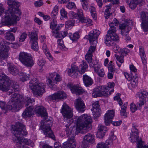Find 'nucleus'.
<instances>
[{
  "label": "nucleus",
  "mask_w": 148,
  "mask_h": 148,
  "mask_svg": "<svg viewBox=\"0 0 148 148\" xmlns=\"http://www.w3.org/2000/svg\"><path fill=\"white\" fill-rule=\"evenodd\" d=\"M61 112L66 123V134L69 137L73 138L78 133H86L91 129L92 119L90 116L84 114L80 116L77 120L75 127L72 125L73 120L71 119L73 116L71 110L65 103L63 104Z\"/></svg>",
  "instance_id": "f257e3e1"
},
{
  "label": "nucleus",
  "mask_w": 148,
  "mask_h": 148,
  "mask_svg": "<svg viewBox=\"0 0 148 148\" xmlns=\"http://www.w3.org/2000/svg\"><path fill=\"white\" fill-rule=\"evenodd\" d=\"M11 85L9 94L13 93V95L8 103V107L9 110L12 112H16L20 110L22 107L23 97L21 95L15 93L18 91L19 86L14 81L10 80L9 77L5 75H0V89L3 91H8Z\"/></svg>",
  "instance_id": "f03ea898"
},
{
  "label": "nucleus",
  "mask_w": 148,
  "mask_h": 148,
  "mask_svg": "<svg viewBox=\"0 0 148 148\" xmlns=\"http://www.w3.org/2000/svg\"><path fill=\"white\" fill-rule=\"evenodd\" d=\"M12 127L11 131L13 134L16 136L18 143L20 144L24 143L27 145H32L33 143L31 140L21 138V137L27 135V133L24 125L21 123L18 122L15 125H12Z\"/></svg>",
  "instance_id": "7ed1b4c3"
},
{
  "label": "nucleus",
  "mask_w": 148,
  "mask_h": 148,
  "mask_svg": "<svg viewBox=\"0 0 148 148\" xmlns=\"http://www.w3.org/2000/svg\"><path fill=\"white\" fill-rule=\"evenodd\" d=\"M10 10H7L5 12V15L2 18L1 20L2 23L7 25L16 24L17 21L19 20V16L21 13V12L13 13L11 12Z\"/></svg>",
  "instance_id": "20e7f679"
},
{
  "label": "nucleus",
  "mask_w": 148,
  "mask_h": 148,
  "mask_svg": "<svg viewBox=\"0 0 148 148\" xmlns=\"http://www.w3.org/2000/svg\"><path fill=\"white\" fill-rule=\"evenodd\" d=\"M29 85L32 92L36 97L42 95L45 92L44 85L43 83H40L36 78H34L32 79Z\"/></svg>",
  "instance_id": "39448f33"
},
{
  "label": "nucleus",
  "mask_w": 148,
  "mask_h": 148,
  "mask_svg": "<svg viewBox=\"0 0 148 148\" xmlns=\"http://www.w3.org/2000/svg\"><path fill=\"white\" fill-rule=\"evenodd\" d=\"M138 130L135 126L132 127L130 133L131 141L132 143L137 142L138 148H148V146L144 145V142L139 138Z\"/></svg>",
  "instance_id": "423d86ee"
},
{
  "label": "nucleus",
  "mask_w": 148,
  "mask_h": 148,
  "mask_svg": "<svg viewBox=\"0 0 148 148\" xmlns=\"http://www.w3.org/2000/svg\"><path fill=\"white\" fill-rule=\"evenodd\" d=\"M52 125L51 121L47 120L46 118L45 120L41 121L40 124V127L43 129L45 135L47 137L53 138L54 135L51 128Z\"/></svg>",
  "instance_id": "0eeeda50"
},
{
  "label": "nucleus",
  "mask_w": 148,
  "mask_h": 148,
  "mask_svg": "<svg viewBox=\"0 0 148 148\" xmlns=\"http://www.w3.org/2000/svg\"><path fill=\"white\" fill-rule=\"evenodd\" d=\"M132 25V21H129L125 22L119 26V28L121 30V33L123 36L125 37V39L127 42L131 40V37L129 36H127V35Z\"/></svg>",
  "instance_id": "6e6552de"
},
{
  "label": "nucleus",
  "mask_w": 148,
  "mask_h": 148,
  "mask_svg": "<svg viewBox=\"0 0 148 148\" xmlns=\"http://www.w3.org/2000/svg\"><path fill=\"white\" fill-rule=\"evenodd\" d=\"M19 59L21 63L27 67H31L34 64V60L32 57L27 53L24 52L21 53Z\"/></svg>",
  "instance_id": "1a4fd4ad"
},
{
  "label": "nucleus",
  "mask_w": 148,
  "mask_h": 148,
  "mask_svg": "<svg viewBox=\"0 0 148 148\" xmlns=\"http://www.w3.org/2000/svg\"><path fill=\"white\" fill-rule=\"evenodd\" d=\"M137 95L139 97V101L138 102L137 104L139 107L143 105L144 103L147 106L145 107V108L147 109L148 111V92L145 91H143L138 92Z\"/></svg>",
  "instance_id": "9d476101"
},
{
  "label": "nucleus",
  "mask_w": 148,
  "mask_h": 148,
  "mask_svg": "<svg viewBox=\"0 0 148 148\" xmlns=\"http://www.w3.org/2000/svg\"><path fill=\"white\" fill-rule=\"evenodd\" d=\"M69 15L72 18H76L78 19L79 21L81 23H86L89 24L92 22V20L89 18L85 17L82 12L76 14L73 12L71 11L69 13Z\"/></svg>",
  "instance_id": "9b49d317"
},
{
  "label": "nucleus",
  "mask_w": 148,
  "mask_h": 148,
  "mask_svg": "<svg viewBox=\"0 0 148 148\" xmlns=\"http://www.w3.org/2000/svg\"><path fill=\"white\" fill-rule=\"evenodd\" d=\"M9 47L5 42H1L0 43V60H4L8 57V51Z\"/></svg>",
  "instance_id": "f8f14e48"
},
{
  "label": "nucleus",
  "mask_w": 148,
  "mask_h": 148,
  "mask_svg": "<svg viewBox=\"0 0 148 148\" xmlns=\"http://www.w3.org/2000/svg\"><path fill=\"white\" fill-rule=\"evenodd\" d=\"M7 3L8 5V10H10L11 12L13 13L21 12L18 8L20 5L19 2L13 0H8Z\"/></svg>",
  "instance_id": "ddd939ff"
},
{
  "label": "nucleus",
  "mask_w": 148,
  "mask_h": 148,
  "mask_svg": "<svg viewBox=\"0 0 148 148\" xmlns=\"http://www.w3.org/2000/svg\"><path fill=\"white\" fill-rule=\"evenodd\" d=\"M95 136L90 133H88L84 136L82 144L83 148H87L89 147V143L94 141Z\"/></svg>",
  "instance_id": "4468645a"
},
{
  "label": "nucleus",
  "mask_w": 148,
  "mask_h": 148,
  "mask_svg": "<svg viewBox=\"0 0 148 148\" xmlns=\"http://www.w3.org/2000/svg\"><path fill=\"white\" fill-rule=\"evenodd\" d=\"M30 42L31 43L32 48L35 51L38 50V46L37 40L38 38L36 32H32L30 34Z\"/></svg>",
  "instance_id": "2eb2a0df"
},
{
  "label": "nucleus",
  "mask_w": 148,
  "mask_h": 148,
  "mask_svg": "<svg viewBox=\"0 0 148 148\" xmlns=\"http://www.w3.org/2000/svg\"><path fill=\"white\" fill-rule=\"evenodd\" d=\"M100 33V32L99 30L94 29L92 32H91L88 35V39L92 45H96L97 43V39L98 38Z\"/></svg>",
  "instance_id": "dca6fc26"
},
{
  "label": "nucleus",
  "mask_w": 148,
  "mask_h": 148,
  "mask_svg": "<svg viewBox=\"0 0 148 148\" xmlns=\"http://www.w3.org/2000/svg\"><path fill=\"white\" fill-rule=\"evenodd\" d=\"M61 28V27L60 26L57 25L54 27V29H52L53 35L55 37L63 38L67 35V32L66 31H62L60 34V33Z\"/></svg>",
  "instance_id": "f3484780"
},
{
  "label": "nucleus",
  "mask_w": 148,
  "mask_h": 148,
  "mask_svg": "<svg viewBox=\"0 0 148 148\" xmlns=\"http://www.w3.org/2000/svg\"><path fill=\"white\" fill-rule=\"evenodd\" d=\"M98 101L93 102L92 103V108L91 110L93 112V116L94 119L97 120V117H99L101 113V110Z\"/></svg>",
  "instance_id": "a211bd4d"
},
{
  "label": "nucleus",
  "mask_w": 148,
  "mask_h": 148,
  "mask_svg": "<svg viewBox=\"0 0 148 148\" xmlns=\"http://www.w3.org/2000/svg\"><path fill=\"white\" fill-rule=\"evenodd\" d=\"M68 87L70 89L72 92L77 95L81 94L84 92V90L81 87L74 85L70 83H68L67 85Z\"/></svg>",
  "instance_id": "6ab92c4d"
},
{
  "label": "nucleus",
  "mask_w": 148,
  "mask_h": 148,
  "mask_svg": "<svg viewBox=\"0 0 148 148\" xmlns=\"http://www.w3.org/2000/svg\"><path fill=\"white\" fill-rule=\"evenodd\" d=\"M114 112L112 110H108L105 114L104 122L106 125H108L111 123L114 116Z\"/></svg>",
  "instance_id": "aec40b11"
},
{
  "label": "nucleus",
  "mask_w": 148,
  "mask_h": 148,
  "mask_svg": "<svg viewBox=\"0 0 148 148\" xmlns=\"http://www.w3.org/2000/svg\"><path fill=\"white\" fill-rule=\"evenodd\" d=\"M112 26V24H110V28L108 32V34L111 36V38L113 42L118 40L119 39V37L116 33V28H115L114 27L113 28L111 27Z\"/></svg>",
  "instance_id": "412c9836"
},
{
  "label": "nucleus",
  "mask_w": 148,
  "mask_h": 148,
  "mask_svg": "<svg viewBox=\"0 0 148 148\" xmlns=\"http://www.w3.org/2000/svg\"><path fill=\"white\" fill-rule=\"evenodd\" d=\"M75 107L79 112H82L85 110V105L81 98H79L76 99Z\"/></svg>",
  "instance_id": "4be33fe9"
},
{
  "label": "nucleus",
  "mask_w": 148,
  "mask_h": 148,
  "mask_svg": "<svg viewBox=\"0 0 148 148\" xmlns=\"http://www.w3.org/2000/svg\"><path fill=\"white\" fill-rule=\"evenodd\" d=\"M66 97V95L64 92L60 91H58L57 93L50 96L49 98L51 100H56L57 99H64Z\"/></svg>",
  "instance_id": "5701e85b"
},
{
  "label": "nucleus",
  "mask_w": 148,
  "mask_h": 148,
  "mask_svg": "<svg viewBox=\"0 0 148 148\" xmlns=\"http://www.w3.org/2000/svg\"><path fill=\"white\" fill-rule=\"evenodd\" d=\"M93 45V46H91L90 47L85 57V59L88 63L90 64H91L92 62V53L94 52L95 49V45H96L94 44Z\"/></svg>",
  "instance_id": "b1692460"
},
{
  "label": "nucleus",
  "mask_w": 148,
  "mask_h": 148,
  "mask_svg": "<svg viewBox=\"0 0 148 148\" xmlns=\"http://www.w3.org/2000/svg\"><path fill=\"white\" fill-rule=\"evenodd\" d=\"M76 146L75 143L73 138H69L62 145V148H75Z\"/></svg>",
  "instance_id": "393cba45"
},
{
  "label": "nucleus",
  "mask_w": 148,
  "mask_h": 148,
  "mask_svg": "<svg viewBox=\"0 0 148 148\" xmlns=\"http://www.w3.org/2000/svg\"><path fill=\"white\" fill-rule=\"evenodd\" d=\"M35 111L37 114H39L41 117H45V118L47 117V113L45 109L42 106H36L35 109Z\"/></svg>",
  "instance_id": "a878e982"
},
{
  "label": "nucleus",
  "mask_w": 148,
  "mask_h": 148,
  "mask_svg": "<svg viewBox=\"0 0 148 148\" xmlns=\"http://www.w3.org/2000/svg\"><path fill=\"white\" fill-rule=\"evenodd\" d=\"M98 128L97 137L99 138H102L105 134V131L107 130L106 127L105 126L100 124L99 125Z\"/></svg>",
  "instance_id": "bb28decb"
},
{
  "label": "nucleus",
  "mask_w": 148,
  "mask_h": 148,
  "mask_svg": "<svg viewBox=\"0 0 148 148\" xmlns=\"http://www.w3.org/2000/svg\"><path fill=\"white\" fill-rule=\"evenodd\" d=\"M33 110L32 107H29L23 112L22 116L25 118L31 117L33 114Z\"/></svg>",
  "instance_id": "cd10ccee"
},
{
  "label": "nucleus",
  "mask_w": 148,
  "mask_h": 148,
  "mask_svg": "<svg viewBox=\"0 0 148 148\" xmlns=\"http://www.w3.org/2000/svg\"><path fill=\"white\" fill-rule=\"evenodd\" d=\"M144 0H132L129 4L130 7L132 10H134L138 4L140 6L143 4Z\"/></svg>",
  "instance_id": "c85d7f7f"
},
{
  "label": "nucleus",
  "mask_w": 148,
  "mask_h": 148,
  "mask_svg": "<svg viewBox=\"0 0 148 148\" xmlns=\"http://www.w3.org/2000/svg\"><path fill=\"white\" fill-rule=\"evenodd\" d=\"M83 79L84 83L86 87L91 86L93 83V81L92 79L87 75H83Z\"/></svg>",
  "instance_id": "c756f323"
},
{
  "label": "nucleus",
  "mask_w": 148,
  "mask_h": 148,
  "mask_svg": "<svg viewBox=\"0 0 148 148\" xmlns=\"http://www.w3.org/2000/svg\"><path fill=\"white\" fill-rule=\"evenodd\" d=\"M105 7L106 9L104 12V15L105 18L107 19L112 14V13H110V10H111V5L109 4L108 5H106Z\"/></svg>",
  "instance_id": "7c9ffc66"
},
{
  "label": "nucleus",
  "mask_w": 148,
  "mask_h": 148,
  "mask_svg": "<svg viewBox=\"0 0 148 148\" xmlns=\"http://www.w3.org/2000/svg\"><path fill=\"white\" fill-rule=\"evenodd\" d=\"M131 74L132 75L133 78L131 80V82L130 84L132 87L134 88L137 86L138 78L136 75H133L132 73Z\"/></svg>",
  "instance_id": "2f4dec72"
},
{
  "label": "nucleus",
  "mask_w": 148,
  "mask_h": 148,
  "mask_svg": "<svg viewBox=\"0 0 148 148\" xmlns=\"http://www.w3.org/2000/svg\"><path fill=\"white\" fill-rule=\"evenodd\" d=\"M92 96L95 98L97 97H98L102 96V93L101 91L98 88H95L93 90V92L92 94Z\"/></svg>",
  "instance_id": "473e14b6"
},
{
  "label": "nucleus",
  "mask_w": 148,
  "mask_h": 148,
  "mask_svg": "<svg viewBox=\"0 0 148 148\" xmlns=\"http://www.w3.org/2000/svg\"><path fill=\"white\" fill-rule=\"evenodd\" d=\"M47 83L48 85L52 89L55 90L56 88V86L55 85V84H56L57 83L55 82V81L54 79H47Z\"/></svg>",
  "instance_id": "72a5a7b5"
},
{
  "label": "nucleus",
  "mask_w": 148,
  "mask_h": 148,
  "mask_svg": "<svg viewBox=\"0 0 148 148\" xmlns=\"http://www.w3.org/2000/svg\"><path fill=\"white\" fill-rule=\"evenodd\" d=\"M101 93H102V96H104L105 97H108L110 94V92H108L109 89L107 88L106 86H103L102 87Z\"/></svg>",
  "instance_id": "f704fd0d"
},
{
  "label": "nucleus",
  "mask_w": 148,
  "mask_h": 148,
  "mask_svg": "<svg viewBox=\"0 0 148 148\" xmlns=\"http://www.w3.org/2000/svg\"><path fill=\"white\" fill-rule=\"evenodd\" d=\"M23 102H24L26 106H29V107H31L32 105L33 104V103L34 101V99H31L29 97H27L25 98V101H23Z\"/></svg>",
  "instance_id": "c9c22d12"
},
{
  "label": "nucleus",
  "mask_w": 148,
  "mask_h": 148,
  "mask_svg": "<svg viewBox=\"0 0 148 148\" xmlns=\"http://www.w3.org/2000/svg\"><path fill=\"white\" fill-rule=\"evenodd\" d=\"M8 69L10 73L14 75H16L18 74V70L13 66L10 65Z\"/></svg>",
  "instance_id": "e433bc0d"
},
{
  "label": "nucleus",
  "mask_w": 148,
  "mask_h": 148,
  "mask_svg": "<svg viewBox=\"0 0 148 148\" xmlns=\"http://www.w3.org/2000/svg\"><path fill=\"white\" fill-rule=\"evenodd\" d=\"M115 57L117 60L121 63V64H118V62H116V64L119 67H120L121 66V64L123 63L124 62V56H120L117 54H115Z\"/></svg>",
  "instance_id": "4c0bfd02"
},
{
  "label": "nucleus",
  "mask_w": 148,
  "mask_h": 148,
  "mask_svg": "<svg viewBox=\"0 0 148 148\" xmlns=\"http://www.w3.org/2000/svg\"><path fill=\"white\" fill-rule=\"evenodd\" d=\"M0 108L4 113L6 112L7 110H9L8 106L6 105L5 102L0 101Z\"/></svg>",
  "instance_id": "58836bf2"
},
{
  "label": "nucleus",
  "mask_w": 148,
  "mask_h": 148,
  "mask_svg": "<svg viewBox=\"0 0 148 148\" xmlns=\"http://www.w3.org/2000/svg\"><path fill=\"white\" fill-rule=\"evenodd\" d=\"M20 78L21 81L24 82L29 79V75L23 73H21L20 75Z\"/></svg>",
  "instance_id": "ea45409f"
},
{
  "label": "nucleus",
  "mask_w": 148,
  "mask_h": 148,
  "mask_svg": "<svg viewBox=\"0 0 148 148\" xmlns=\"http://www.w3.org/2000/svg\"><path fill=\"white\" fill-rule=\"evenodd\" d=\"M141 27L145 32L148 31V20L142 21Z\"/></svg>",
  "instance_id": "a19ab883"
},
{
  "label": "nucleus",
  "mask_w": 148,
  "mask_h": 148,
  "mask_svg": "<svg viewBox=\"0 0 148 148\" xmlns=\"http://www.w3.org/2000/svg\"><path fill=\"white\" fill-rule=\"evenodd\" d=\"M79 71V69L77 67L72 66L68 71L69 74L70 75H72V74H75Z\"/></svg>",
  "instance_id": "79ce46f5"
},
{
  "label": "nucleus",
  "mask_w": 148,
  "mask_h": 148,
  "mask_svg": "<svg viewBox=\"0 0 148 148\" xmlns=\"http://www.w3.org/2000/svg\"><path fill=\"white\" fill-rule=\"evenodd\" d=\"M80 67L81 69L79 72L81 73H83L85 72L86 69L88 68V66L86 62H83L82 64L80 65Z\"/></svg>",
  "instance_id": "37998d69"
},
{
  "label": "nucleus",
  "mask_w": 148,
  "mask_h": 148,
  "mask_svg": "<svg viewBox=\"0 0 148 148\" xmlns=\"http://www.w3.org/2000/svg\"><path fill=\"white\" fill-rule=\"evenodd\" d=\"M105 42L106 44L107 45H111L113 44V42L111 38V36H108V35H107L106 36Z\"/></svg>",
  "instance_id": "c03bdc74"
},
{
  "label": "nucleus",
  "mask_w": 148,
  "mask_h": 148,
  "mask_svg": "<svg viewBox=\"0 0 148 148\" xmlns=\"http://www.w3.org/2000/svg\"><path fill=\"white\" fill-rule=\"evenodd\" d=\"M91 15L93 18L95 20L96 18V10L95 8L93 6H91L90 8Z\"/></svg>",
  "instance_id": "a18cd8bd"
},
{
  "label": "nucleus",
  "mask_w": 148,
  "mask_h": 148,
  "mask_svg": "<svg viewBox=\"0 0 148 148\" xmlns=\"http://www.w3.org/2000/svg\"><path fill=\"white\" fill-rule=\"evenodd\" d=\"M5 38L6 39L10 40H14V35L8 32L7 35L5 36Z\"/></svg>",
  "instance_id": "49530a36"
},
{
  "label": "nucleus",
  "mask_w": 148,
  "mask_h": 148,
  "mask_svg": "<svg viewBox=\"0 0 148 148\" xmlns=\"http://www.w3.org/2000/svg\"><path fill=\"white\" fill-rule=\"evenodd\" d=\"M120 94L118 93L116 94V96L114 97V99L115 100L118 101V103L120 106H121L123 104V102L121 99L120 98Z\"/></svg>",
  "instance_id": "de8ad7c7"
},
{
  "label": "nucleus",
  "mask_w": 148,
  "mask_h": 148,
  "mask_svg": "<svg viewBox=\"0 0 148 148\" xmlns=\"http://www.w3.org/2000/svg\"><path fill=\"white\" fill-rule=\"evenodd\" d=\"M71 40L73 41L76 40L79 38V35L78 33H75L73 35L69 36Z\"/></svg>",
  "instance_id": "09e8293b"
},
{
  "label": "nucleus",
  "mask_w": 148,
  "mask_h": 148,
  "mask_svg": "<svg viewBox=\"0 0 148 148\" xmlns=\"http://www.w3.org/2000/svg\"><path fill=\"white\" fill-rule=\"evenodd\" d=\"M97 148H108V147L107 144L101 142L97 144Z\"/></svg>",
  "instance_id": "8fccbe9b"
},
{
  "label": "nucleus",
  "mask_w": 148,
  "mask_h": 148,
  "mask_svg": "<svg viewBox=\"0 0 148 148\" xmlns=\"http://www.w3.org/2000/svg\"><path fill=\"white\" fill-rule=\"evenodd\" d=\"M119 23V21H118L115 18L114 20L112 22H111L110 24H109V26L110 27V24H112L113 26H112L111 27H114V28H116V26L117 27V25Z\"/></svg>",
  "instance_id": "3c124183"
},
{
  "label": "nucleus",
  "mask_w": 148,
  "mask_h": 148,
  "mask_svg": "<svg viewBox=\"0 0 148 148\" xmlns=\"http://www.w3.org/2000/svg\"><path fill=\"white\" fill-rule=\"evenodd\" d=\"M27 34L25 33H23L21 36L19 38V41L20 42L24 41L27 36Z\"/></svg>",
  "instance_id": "603ef678"
},
{
  "label": "nucleus",
  "mask_w": 148,
  "mask_h": 148,
  "mask_svg": "<svg viewBox=\"0 0 148 148\" xmlns=\"http://www.w3.org/2000/svg\"><path fill=\"white\" fill-rule=\"evenodd\" d=\"M66 7L69 9H71L73 8H75L76 7L75 3L72 2H69L67 5Z\"/></svg>",
  "instance_id": "864d4df0"
},
{
  "label": "nucleus",
  "mask_w": 148,
  "mask_h": 148,
  "mask_svg": "<svg viewBox=\"0 0 148 148\" xmlns=\"http://www.w3.org/2000/svg\"><path fill=\"white\" fill-rule=\"evenodd\" d=\"M130 109L132 112H134L137 110L136 106L133 103H132L130 105Z\"/></svg>",
  "instance_id": "5fc2aeb1"
},
{
  "label": "nucleus",
  "mask_w": 148,
  "mask_h": 148,
  "mask_svg": "<svg viewBox=\"0 0 148 148\" xmlns=\"http://www.w3.org/2000/svg\"><path fill=\"white\" fill-rule=\"evenodd\" d=\"M67 12L65 10L63 9H62L60 10V14L61 16L63 17H66L67 16Z\"/></svg>",
  "instance_id": "6e6d98bb"
},
{
  "label": "nucleus",
  "mask_w": 148,
  "mask_h": 148,
  "mask_svg": "<svg viewBox=\"0 0 148 148\" xmlns=\"http://www.w3.org/2000/svg\"><path fill=\"white\" fill-rule=\"evenodd\" d=\"M130 68L131 71L133 72L132 73L133 74V75H136V72L137 71V69L132 64L130 66Z\"/></svg>",
  "instance_id": "4d7b16f0"
},
{
  "label": "nucleus",
  "mask_w": 148,
  "mask_h": 148,
  "mask_svg": "<svg viewBox=\"0 0 148 148\" xmlns=\"http://www.w3.org/2000/svg\"><path fill=\"white\" fill-rule=\"evenodd\" d=\"M43 4V2L42 1H36L34 3L35 6L37 8L41 6Z\"/></svg>",
  "instance_id": "13d9d810"
},
{
  "label": "nucleus",
  "mask_w": 148,
  "mask_h": 148,
  "mask_svg": "<svg viewBox=\"0 0 148 148\" xmlns=\"http://www.w3.org/2000/svg\"><path fill=\"white\" fill-rule=\"evenodd\" d=\"M98 75L101 77H103L105 73L104 70L103 69H100V70H99L98 72L97 73Z\"/></svg>",
  "instance_id": "bf43d9fd"
},
{
  "label": "nucleus",
  "mask_w": 148,
  "mask_h": 148,
  "mask_svg": "<svg viewBox=\"0 0 148 148\" xmlns=\"http://www.w3.org/2000/svg\"><path fill=\"white\" fill-rule=\"evenodd\" d=\"M44 52L46 56L48 57V58L50 60H53V58L52 56H51L50 53L48 51V50L47 51L45 50V51Z\"/></svg>",
  "instance_id": "052dcab7"
},
{
  "label": "nucleus",
  "mask_w": 148,
  "mask_h": 148,
  "mask_svg": "<svg viewBox=\"0 0 148 148\" xmlns=\"http://www.w3.org/2000/svg\"><path fill=\"white\" fill-rule=\"evenodd\" d=\"M139 49L140 55L141 57L146 56L144 48L141 47Z\"/></svg>",
  "instance_id": "680f3d73"
},
{
  "label": "nucleus",
  "mask_w": 148,
  "mask_h": 148,
  "mask_svg": "<svg viewBox=\"0 0 148 148\" xmlns=\"http://www.w3.org/2000/svg\"><path fill=\"white\" fill-rule=\"evenodd\" d=\"M121 49L118 47L116 46L114 47L113 48V50L114 52L115 53H117L121 51Z\"/></svg>",
  "instance_id": "e2e57ef3"
},
{
  "label": "nucleus",
  "mask_w": 148,
  "mask_h": 148,
  "mask_svg": "<svg viewBox=\"0 0 148 148\" xmlns=\"http://www.w3.org/2000/svg\"><path fill=\"white\" fill-rule=\"evenodd\" d=\"M57 24L56 22L53 20L51 23L50 25V27L52 29H54V27L57 26Z\"/></svg>",
  "instance_id": "0e129e2a"
},
{
  "label": "nucleus",
  "mask_w": 148,
  "mask_h": 148,
  "mask_svg": "<svg viewBox=\"0 0 148 148\" xmlns=\"http://www.w3.org/2000/svg\"><path fill=\"white\" fill-rule=\"evenodd\" d=\"M124 75L125 78L128 81H130L133 78V77L131 76L130 75L127 73H124Z\"/></svg>",
  "instance_id": "69168bd1"
},
{
  "label": "nucleus",
  "mask_w": 148,
  "mask_h": 148,
  "mask_svg": "<svg viewBox=\"0 0 148 148\" xmlns=\"http://www.w3.org/2000/svg\"><path fill=\"white\" fill-rule=\"evenodd\" d=\"M121 53L123 54H127L130 52V50L127 48H124L121 50Z\"/></svg>",
  "instance_id": "338daca9"
},
{
  "label": "nucleus",
  "mask_w": 148,
  "mask_h": 148,
  "mask_svg": "<svg viewBox=\"0 0 148 148\" xmlns=\"http://www.w3.org/2000/svg\"><path fill=\"white\" fill-rule=\"evenodd\" d=\"M45 62L46 61L45 60H38V64L40 66H42L45 65Z\"/></svg>",
  "instance_id": "774afa93"
}]
</instances>
